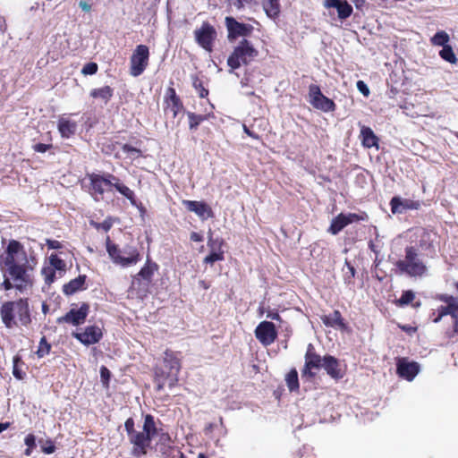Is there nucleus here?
I'll use <instances>...</instances> for the list:
<instances>
[{"instance_id":"1","label":"nucleus","mask_w":458,"mask_h":458,"mask_svg":"<svg viewBox=\"0 0 458 458\" xmlns=\"http://www.w3.org/2000/svg\"><path fill=\"white\" fill-rule=\"evenodd\" d=\"M158 434V428L156 425L154 417L147 414L144 418V423L141 431H136L129 437L132 445V453L136 456L147 454V450L150 448L152 438Z\"/></svg>"},{"instance_id":"2","label":"nucleus","mask_w":458,"mask_h":458,"mask_svg":"<svg viewBox=\"0 0 458 458\" xmlns=\"http://www.w3.org/2000/svg\"><path fill=\"white\" fill-rule=\"evenodd\" d=\"M401 275H407L411 277H423L428 274V267L420 258L418 250L413 246L405 248L403 259L395 262Z\"/></svg>"},{"instance_id":"3","label":"nucleus","mask_w":458,"mask_h":458,"mask_svg":"<svg viewBox=\"0 0 458 458\" xmlns=\"http://www.w3.org/2000/svg\"><path fill=\"white\" fill-rule=\"evenodd\" d=\"M181 369L179 359L172 352H165L164 356V369L156 372L157 390H162L165 385L174 386L178 382V374Z\"/></svg>"},{"instance_id":"4","label":"nucleus","mask_w":458,"mask_h":458,"mask_svg":"<svg viewBox=\"0 0 458 458\" xmlns=\"http://www.w3.org/2000/svg\"><path fill=\"white\" fill-rule=\"evenodd\" d=\"M259 55V51L254 47L252 43L243 38L238 46H236L233 53L227 59V64L231 68V72L240 68L242 65H248Z\"/></svg>"},{"instance_id":"5","label":"nucleus","mask_w":458,"mask_h":458,"mask_svg":"<svg viewBox=\"0 0 458 458\" xmlns=\"http://www.w3.org/2000/svg\"><path fill=\"white\" fill-rule=\"evenodd\" d=\"M149 50L145 45H139L130 58V74L138 77L143 73L148 64Z\"/></svg>"},{"instance_id":"6","label":"nucleus","mask_w":458,"mask_h":458,"mask_svg":"<svg viewBox=\"0 0 458 458\" xmlns=\"http://www.w3.org/2000/svg\"><path fill=\"white\" fill-rule=\"evenodd\" d=\"M324 357L317 354L314 351V346L310 344L305 353V364L301 371V377L307 379L313 378L316 375L314 369H321Z\"/></svg>"},{"instance_id":"7","label":"nucleus","mask_w":458,"mask_h":458,"mask_svg":"<svg viewBox=\"0 0 458 458\" xmlns=\"http://www.w3.org/2000/svg\"><path fill=\"white\" fill-rule=\"evenodd\" d=\"M310 103L313 107L323 112H331L335 109V102L324 96L318 85L311 84L309 88Z\"/></svg>"},{"instance_id":"8","label":"nucleus","mask_w":458,"mask_h":458,"mask_svg":"<svg viewBox=\"0 0 458 458\" xmlns=\"http://www.w3.org/2000/svg\"><path fill=\"white\" fill-rule=\"evenodd\" d=\"M225 26L228 31L229 41H233L240 37H248L253 31V26L248 23H242L233 17L225 18Z\"/></svg>"},{"instance_id":"9","label":"nucleus","mask_w":458,"mask_h":458,"mask_svg":"<svg viewBox=\"0 0 458 458\" xmlns=\"http://www.w3.org/2000/svg\"><path fill=\"white\" fill-rule=\"evenodd\" d=\"M255 336L264 346L273 344L277 336L274 323L269 321L260 322L255 329Z\"/></svg>"},{"instance_id":"10","label":"nucleus","mask_w":458,"mask_h":458,"mask_svg":"<svg viewBox=\"0 0 458 458\" xmlns=\"http://www.w3.org/2000/svg\"><path fill=\"white\" fill-rule=\"evenodd\" d=\"M89 306L87 303H82L79 309H72L64 316L57 318V323H70L74 326L81 325L85 322L88 316Z\"/></svg>"},{"instance_id":"11","label":"nucleus","mask_w":458,"mask_h":458,"mask_svg":"<svg viewBox=\"0 0 458 458\" xmlns=\"http://www.w3.org/2000/svg\"><path fill=\"white\" fill-rule=\"evenodd\" d=\"M72 335L84 345H90L100 341L102 331L98 326H89L81 333L72 332Z\"/></svg>"},{"instance_id":"12","label":"nucleus","mask_w":458,"mask_h":458,"mask_svg":"<svg viewBox=\"0 0 458 458\" xmlns=\"http://www.w3.org/2000/svg\"><path fill=\"white\" fill-rule=\"evenodd\" d=\"M110 177H114V174H106L105 175L100 174H90V190L92 191V194H98L102 196L106 191V187H113V179Z\"/></svg>"},{"instance_id":"13","label":"nucleus","mask_w":458,"mask_h":458,"mask_svg":"<svg viewBox=\"0 0 458 458\" xmlns=\"http://www.w3.org/2000/svg\"><path fill=\"white\" fill-rule=\"evenodd\" d=\"M216 36L215 29L209 24H203L199 30H195L197 42L207 51H212V42Z\"/></svg>"},{"instance_id":"14","label":"nucleus","mask_w":458,"mask_h":458,"mask_svg":"<svg viewBox=\"0 0 458 458\" xmlns=\"http://www.w3.org/2000/svg\"><path fill=\"white\" fill-rule=\"evenodd\" d=\"M182 205L187 210L195 213L202 220L213 217L211 208L205 202L196 200H182Z\"/></svg>"},{"instance_id":"15","label":"nucleus","mask_w":458,"mask_h":458,"mask_svg":"<svg viewBox=\"0 0 458 458\" xmlns=\"http://www.w3.org/2000/svg\"><path fill=\"white\" fill-rule=\"evenodd\" d=\"M106 247L109 258L114 264L120 265L123 267L132 266L133 260L123 259L122 249H120L117 244L112 242L109 236L106 239Z\"/></svg>"},{"instance_id":"16","label":"nucleus","mask_w":458,"mask_h":458,"mask_svg":"<svg viewBox=\"0 0 458 458\" xmlns=\"http://www.w3.org/2000/svg\"><path fill=\"white\" fill-rule=\"evenodd\" d=\"M4 264H11L14 260H21L27 262L26 254L22 250V246L17 241H11L5 250Z\"/></svg>"},{"instance_id":"17","label":"nucleus","mask_w":458,"mask_h":458,"mask_svg":"<svg viewBox=\"0 0 458 458\" xmlns=\"http://www.w3.org/2000/svg\"><path fill=\"white\" fill-rule=\"evenodd\" d=\"M326 8H335L340 20H345L352 13V6L346 0H325Z\"/></svg>"},{"instance_id":"18","label":"nucleus","mask_w":458,"mask_h":458,"mask_svg":"<svg viewBox=\"0 0 458 458\" xmlns=\"http://www.w3.org/2000/svg\"><path fill=\"white\" fill-rule=\"evenodd\" d=\"M419 365L416 362H408L401 359L397 363V373L400 377L411 381L419 373Z\"/></svg>"},{"instance_id":"19","label":"nucleus","mask_w":458,"mask_h":458,"mask_svg":"<svg viewBox=\"0 0 458 458\" xmlns=\"http://www.w3.org/2000/svg\"><path fill=\"white\" fill-rule=\"evenodd\" d=\"M322 368L332 378L339 379L344 377V373L340 368V362L334 356L325 355Z\"/></svg>"},{"instance_id":"20","label":"nucleus","mask_w":458,"mask_h":458,"mask_svg":"<svg viewBox=\"0 0 458 458\" xmlns=\"http://www.w3.org/2000/svg\"><path fill=\"white\" fill-rule=\"evenodd\" d=\"M391 211L394 214H402L407 209H418L420 203L411 199H403L400 197H394L391 201Z\"/></svg>"},{"instance_id":"21","label":"nucleus","mask_w":458,"mask_h":458,"mask_svg":"<svg viewBox=\"0 0 458 458\" xmlns=\"http://www.w3.org/2000/svg\"><path fill=\"white\" fill-rule=\"evenodd\" d=\"M16 311V301H7L1 307V318L6 327L12 328L16 323L14 321V312Z\"/></svg>"},{"instance_id":"22","label":"nucleus","mask_w":458,"mask_h":458,"mask_svg":"<svg viewBox=\"0 0 458 458\" xmlns=\"http://www.w3.org/2000/svg\"><path fill=\"white\" fill-rule=\"evenodd\" d=\"M166 95L165 109L168 112H171L174 117H176V115L182 110V104L180 98L176 96L174 89L169 88Z\"/></svg>"},{"instance_id":"23","label":"nucleus","mask_w":458,"mask_h":458,"mask_svg":"<svg viewBox=\"0 0 458 458\" xmlns=\"http://www.w3.org/2000/svg\"><path fill=\"white\" fill-rule=\"evenodd\" d=\"M360 139L364 148H370L376 147L378 148L379 140L371 128L365 125L360 126Z\"/></svg>"},{"instance_id":"24","label":"nucleus","mask_w":458,"mask_h":458,"mask_svg":"<svg viewBox=\"0 0 458 458\" xmlns=\"http://www.w3.org/2000/svg\"><path fill=\"white\" fill-rule=\"evenodd\" d=\"M27 262L21 260H14L11 264H4L8 267V273L14 281L25 282L24 276L26 273L25 265Z\"/></svg>"},{"instance_id":"25","label":"nucleus","mask_w":458,"mask_h":458,"mask_svg":"<svg viewBox=\"0 0 458 458\" xmlns=\"http://www.w3.org/2000/svg\"><path fill=\"white\" fill-rule=\"evenodd\" d=\"M86 276L81 275L77 278L71 280L63 287L65 295H72L76 292L85 289Z\"/></svg>"},{"instance_id":"26","label":"nucleus","mask_w":458,"mask_h":458,"mask_svg":"<svg viewBox=\"0 0 458 458\" xmlns=\"http://www.w3.org/2000/svg\"><path fill=\"white\" fill-rule=\"evenodd\" d=\"M111 178L113 179V187H114L117 191L124 196L132 206L138 207L134 192L129 187L121 183L119 178L116 176L114 175V177Z\"/></svg>"},{"instance_id":"27","label":"nucleus","mask_w":458,"mask_h":458,"mask_svg":"<svg viewBox=\"0 0 458 458\" xmlns=\"http://www.w3.org/2000/svg\"><path fill=\"white\" fill-rule=\"evenodd\" d=\"M156 267H157L156 264H153V265L148 264V263L146 264L140 269V271L133 277L132 284H135L137 282L140 283V278H141L144 281V285L148 286L151 281V278H152V276L154 273V269Z\"/></svg>"},{"instance_id":"28","label":"nucleus","mask_w":458,"mask_h":458,"mask_svg":"<svg viewBox=\"0 0 458 458\" xmlns=\"http://www.w3.org/2000/svg\"><path fill=\"white\" fill-rule=\"evenodd\" d=\"M77 129V123L67 118H60L58 121V130L62 137L69 138L73 135Z\"/></svg>"},{"instance_id":"29","label":"nucleus","mask_w":458,"mask_h":458,"mask_svg":"<svg viewBox=\"0 0 458 458\" xmlns=\"http://www.w3.org/2000/svg\"><path fill=\"white\" fill-rule=\"evenodd\" d=\"M20 321L22 325L26 326L30 322L29 304L26 300L21 299L16 301V311Z\"/></svg>"},{"instance_id":"30","label":"nucleus","mask_w":458,"mask_h":458,"mask_svg":"<svg viewBox=\"0 0 458 458\" xmlns=\"http://www.w3.org/2000/svg\"><path fill=\"white\" fill-rule=\"evenodd\" d=\"M347 225H348V223H347L345 214L340 213L338 216H336L332 220L331 225L327 231H328V233H332L333 235H335L338 233H340Z\"/></svg>"},{"instance_id":"31","label":"nucleus","mask_w":458,"mask_h":458,"mask_svg":"<svg viewBox=\"0 0 458 458\" xmlns=\"http://www.w3.org/2000/svg\"><path fill=\"white\" fill-rule=\"evenodd\" d=\"M263 8L270 18H276L280 13L279 0H264Z\"/></svg>"},{"instance_id":"32","label":"nucleus","mask_w":458,"mask_h":458,"mask_svg":"<svg viewBox=\"0 0 458 458\" xmlns=\"http://www.w3.org/2000/svg\"><path fill=\"white\" fill-rule=\"evenodd\" d=\"M90 96L95 98H101L106 104L113 96V89L109 86L94 89L90 92Z\"/></svg>"},{"instance_id":"33","label":"nucleus","mask_w":458,"mask_h":458,"mask_svg":"<svg viewBox=\"0 0 458 458\" xmlns=\"http://www.w3.org/2000/svg\"><path fill=\"white\" fill-rule=\"evenodd\" d=\"M322 321L327 327H344L342 315L338 310H335L333 313L324 316Z\"/></svg>"},{"instance_id":"34","label":"nucleus","mask_w":458,"mask_h":458,"mask_svg":"<svg viewBox=\"0 0 458 458\" xmlns=\"http://www.w3.org/2000/svg\"><path fill=\"white\" fill-rule=\"evenodd\" d=\"M123 259H132V265H135L140 260V253L136 248L132 246H125L122 249Z\"/></svg>"},{"instance_id":"35","label":"nucleus","mask_w":458,"mask_h":458,"mask_svg":"<svg viewBox=\"0 0 458 458\" xmlns=\"http://www.w3.org/2000/svg\"><path fill=\"white\" fill-rule=\"evenodd\" d=\"M286 385L291 392L299 389L298 373L296 369H292L285 377Z\"/></svg>"},{"instance_id":"36","label":"nucleus","mask_w":458,"mask_h":458,"mask_svg":"<svg viewBox=\"0 0 458 458\" xmlns=\"http://www.w3.org/2000/svg\"><path fill=\"white\" fill-rule=\"evenodd\" d=\"M449 40V35L445 31L440 30L433 36L431 43L435 46H441L444 47V46H448L447 43Z\"/></svg>"},{"instance_id":"37","label":"nucleus","mask_w":458,"mask_h":458,"mask_svg":"<svg viewBox=\"0 0 458 458\" xmlns=\"http://www.w3.org/2000/svg\"><path fill=\"white\" fill-rule=\"evenodd\" d=\"M439 55L441 58H443L445 61L450 63V64H455L457 62L456 55L452 48L451 46H444L442 50L439 52Z\"/></svg>"},{"instance_id":"38","label":"nucleus","mask_w":458,"mask_h":458,"mask_svg":"<svg viewBox=\"0 0 458 458\" xmlns=\"http://www.w3.org/2000/svg\"><path fill=\"white\" fill-rule=\"evenodd\" d=\"M188 118H189V126L191 130H196L199 123L203 122L206 119V116L202 114H196L191 112L187 113Z\"/></svg>"},{"instance_id":"39","label":"nucleus","mask_w":458,"mask_h":458,"mask_svg":"<svg viewBox=\"0 0 458 458\" xmlns=\"http://www.w3.org/2000/svg\"><path fill=\"white\" fill-rule=\"evenodd\" d=\"M122 150L131 159L138 158V157H141V155H142L140 149L136 148L129 144H123L122 147Z\"/></svg>"},{"instance_id":"40","label":"nucleus","mask_w":458,"mask_h":458,"mask_svg":"<svg viewBox=\"0 0 458 458\" xmlns=\"http://www.w3.org/2000/svg\"><path fill=\"white\" fill-rule=\"evenodd\" d=\"M51 349V345L47 342L46 336H43L40 339L39 346L37 351V355L38 358H42L45 355L48 354Z\"/></svg>"},{"instance_id":"41","label":"nucleus","mask_w":458,"mask_h":458,"mask_svg":"<svg viewBox=\"0 0 458 458\" xmlns=\"http://www.w3.org/2000/svg\"><path fill=\"white\" fill-rule=\"evenodd\" d=\"M49 260L51 265L50 267L54 268L55 271L59 270L62 272L65 270V262L63 259H59L56 255H51Z\"/></svg>"},{"instance_id":"42","label":"nucleus","mask_w":458,"mask_h":458,"mask_svg":"<svg viewBox=\"0 0 458 458\" xmlns=\"http://www.w3.org/2000/svg\"><path fill=\"white\" fill-rule=\"evenodd\" d=\"M224 251H211L209 255H208L203 262L206 264H214L216 261L224 260Z\"/></svg>"},{"instance_id":"43","label":"nucleus","mask_w":458,"mask_h":458,"mask_svg":"<svg viewBox=\"0 0 458 458\" xmlns=\"http://www.w3.org/2000/svg\"><path fill=\"white\" fill-rule=\"evenodd\" d=\"M223 245V240L221 239H213L211 232L209 233L208 246L209 247L211 251H223L221 250Z\"/></svg>"},{"instance_id":"44","label":"nucleus","mask_w":458,"mask_h":458,"mask_svg":"<svg viewBox=\"0 0 458 458\" xmlns=\"http://www.w3.org/2000/svg\"><path fill=\"white\" fill-rule=\"evenodd\" d=\"M192 84L200 98H205L208 96V90L203 87L201 80L196 77L193 79Z\"/></svg>"},{"instance_id":"45","label":"nucleus","mask_w":458,"mask_h":458,"mask_svg":"<svg viewBox=\"0 0 458 458\" xmlns=\"http://www.w3.org/2000/svg\"><path fill=\"white\" fill-rule=\"evenodd\" d=\"M252 0H227L228 6L231 9H235L237 11L242 10L245 4H249Z\"/></svg>"},{"instance_id":"46","label":"nucleus","mask_w":458,"mask_h":458,"mask_svg":"<svg viewBox=\"0 0 458 458\" xmlns=\"http://www.w3.org/2000/svg\"><path fill=\"white\" fill-rule=\"evenodd\" d=\"M457 310H458V306L446 305V306H441L438 310V312L440 314V317L450 315L452 318L454 316V314L457 311Z\"/></svg>"},{"instance_id":"47","label":"nucleus","mask_w":458,"mask_h":458,"mask_svg":"<svg viewBox=\"0 0 458 458\" xmlns=\"http://www.w3.org/2000/svg\"><path fill=\"white\" fill-rule=\"evenodd\" d=\"M42 274L45 276V281L47 284H50L55 281V271L52 267H44L42 269Z\"/></svg>"},{"instance_id":"48","label":"nucleus","mask_w":458,"mask_h":458,"mask_svg":"<svg viewBox=\"0 0 458 458\" xmlns=\"http://www.w3.org/2000/svg\"><path fill=\"white\" fill-rule=\"evenodd\" d=\"M415 298L414 293L411 291H405L403 293L401 298L399 299V303L401 305H407L411 303Z\"/></svg>"},{"instance_id":"49","label":"nucleus","mask_w":458,"mask_h":458,"mask_svg":"<svg viewBox=\"0 0 458 458\" xmlns=\"http://www.w3.org/2000/svg\"><path fill=\"white\" fill-rule=\"evenodd\" d=\"M98 72V64L96 63H89L85 64L81 70L84 75H93Z\"/></svg>"},{"instance_id":"50","label":"nucleus","mask_w":458,"mask_h":458,"mask_svg":"<svg viewBox=\"0 0 458 458\" xmlns=\"http://www.w3.org/2000/svg\"><path fill=\"white\" fill-rule=\"evenodd\" d=\"M39 443H40V448L43 453H45L46 454H51L54 453L55 446L52 441L47 440L45 443H43L42 441H39Z\"/></svg>"},{"instance_id":"51","label":"nucleus","mask_w":458,"mask_h":458,"mask_svg":"<svg viewBox=\"0 0 458 458\" xmlns=\"http://www.w3.org/2000/svg\"><path fill=\"white\" fill-rule=\"evenodd\" d=\"M437 299L443 302H445L447 305L458 306V301L455 297L448 294H440Z\"/></svg>"},{"instance_id":"52","label":"nucleus","mask_w":458,"mask_h":458,"mask_svg":"<svg viewBox=\"0 0 458 458\" xmlns=\"http://www.w3.org/2000/svg\"><path fill=\"white\" fill-rule=\"evenodd\" d=\"M25 444L28 446L24 452V454L30 455V449L36 445V438L33 435L30 434L25 437Z\"/></svg>"},{"instance_id":"53","label":"nucleus","mask_w":458,"mask_h":458,"mask_svg":"<svg viewBox=\"0 0 458 458\" xmlns=\"http://www.w3.org/2000/svg\"><path fill=\"white\" fill-rule=\"evenodd\" d=\"M347 272L344 275V280L348 284L351 283L352 279L355 276V268L349 262H345Z\"/></svg>"},{"instance_id":"54","label":"nucleus","mask_w":458,"mask_h":458,"mask_svg":"<svg viewBox=\"0 0 458 458\" xmlns=\"http://www.w3.org/2000/svg\"><path fill=\"white\" fill-rule=\"evenodd\" d=\"M125 430L128 434V437H130L132 433H135L137 430L134 428V420L132 418H129L126 420L124 423Z\"/></svg>"},{"instance_id":"55","label":"nucleus","mask_w":458,"mask_h":458,"mask_svg":"<svg viewBox=\"0 0 458 458\" xmlns=\"http://www.w3.org/2000/svg\"><path fill=\"white\" fill-rule=\"evenodd\" d=\"M345 216H346L348 225L352 224L354 222L365 220V216L355 214V213L345 214Z\"/></svg>"},{"instance_id":"56","label":"nucleus","mask_w":458,"mask_h":458,"mask_svg":"<svg viewBox=\"0 0 458 458\" xmlns=\"http://www.w3.org/2000/svg\"><path fill=\"white\" fill-rule=\"evenodd\" d=\"M20 360V358L19 357H14L13 358V376L18 378V379H22L23 378V374L22 372L17 368V362Z\"/></svg>"},{"instance_id":"57","label":"nucleus","mask_w":458,"mask_h":458,"mask_svg":"<svg viewBox=\"0 0 458 458\" xmlns=\"http://www.w3.org/2000/svg\"><path fill=\"white\" fill-rule=\"evenodd\" d=\"M357 89L359 91L363 94L365 97H368L369 95V89L367 84L362 81H357Z\"/></svg>"},{"instance_id":"58","label":"nucleus","mask_w":458,"mask_h":458,"mask_svg":"<svg viewBox=\"0 0 458 458\" xmlns=\"http://www.w3.org/2000/svg\"><path fill=\"white\" fill-rule=\"evenodd\" d=\"M110 371L107 368H106L105 366H102L100 368V377L102 378L103 381H108L109 378H110Z\"/></svg>"},{"instance_id":"59","label":"nucleus","mask_w":458,"mask_h":458,"mask_svg":"<svg viewBox=\"0 0 458 458\" xmlns=\"http://www.w3.org/2000/svg\"><path fill=\"white\" fill-rule=\"evenodd\" d=\"M51 148V145L38 143L34 146V150L37 152L44 153Z\"/></svg>"},{"instance_id":"60","label":"nucleus","mask_w":458,"mask_h":458,"mask_svg":"<svg viewBox=\"0 0 458 458\" xmlns=\"http://www.w3.org/2000/svg\"><path fill=\"white\" fill-rule=\"evenodd\" d=\"M242 127H243V131H244V132H245L248 136H250V137H251V138H253V139H255V140H259V136L257 133H255L254 131H251L248 126H246L245 124H243V126H242Z\"/></svg>"},{"instance_id":"61","label":"nucleus","mask_w":458,"mask_h":458,"mask_svg":"<svg viewBox=\"0 0 458 458\" xmlns=\"http://www.w3.org/2000/svg\"><path fill=\"white\" fill-rule=\"evenodd\" d=\"M452 319H453L454 333L458 334V309H457V311L452 317Z\"/></svg>"},{"instance_id":"62","label":"nucleus","mask_w":458,"mask_h":458,"mask_svg":"<svg viewBox=\"0 0 458 458\" xmlns=\"http://www.w3.org/2000/svg\"><path fill=\"white\" fill-rule=\"evenodd\" d=\"M47 246L49 249H59L61 247V243L58 241L47 240Z\"/></svg>"},{"instance_id":"63","label":"nucleus","mask_w":458,"mask_h":458,"mask_svg":"<svg viewBox=\"0 0 458 458\" xmlns=\"http://www.w3.org/2000/svg\"><path fill=\"white\" fill-rule=\"evenodd\" d=\"M191 240L193 242H202L203 237L199 233H198L196 232H192L191 233Z\"/></svg>"},{"instance_id":"64","label":"nucleus","mask_w":458,"mask_h":458,"mask_svg":"<svg viewBox=\"0 0 458 458\" xmlns=\"http://www.w3.org/2000/svg\"><path fill=\"white\" fill-rule=\"evenodd\" d=\"M79 6L84 11V12H89L91 9V6L85 1H81L79 3Z\"/></svg>"}]
</instances>
